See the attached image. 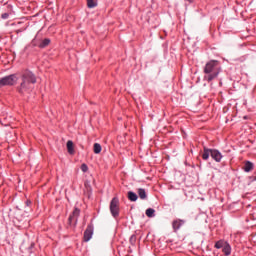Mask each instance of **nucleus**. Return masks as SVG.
<instances>
[{"label": "nucleus", "mask_w": 256, "mask_h": 256, "mask_svg": "<svg viewBox=\"0 0 256 256\" xmlns=\"http://www.w3.org/2000/svg\"><path fill=\"white\" fill-rule=\"evenodd\" d=\"M21 83L17 86V92L20 95H26L33 89V85L37 83V76L31 70H24L21 72Z\"/></svg>", "instance_id": "f257e3e1"}, {"label": "nucleus", "mask_w": 256, "mask_h": 256, "mask_svg": "<svg viewBox=\"0 0 256 256\" xmlns=\"http://www.w3.org/2000/svg\"><path fill=\"white\" fill-rule=\"evenodd\" d=\"M204 80L208 83H211L214 79H217L219 77V74L221 73V66H219V61L217 60H210L206 63L204 67Z\"/></svg>", "instance_id": "f03ea898"}, {"label": "nucleus", "mask_w": 256, "mask_h": 256, "mask_svg": "<svg viewBox=\"0 0 256 256\" xmlns=\"http://www.w3.org/2000/svg\"><path fill=\"white\" fill-rule=\"evenodd\" d=\"M210 156L212 157V159H214V161H216V163H221V160L223 159V154H221V152H219V150L209 149L207 147H204L202 159L204 161H207V159H209Z\"/></svg>", "instance_id": "7ed1b4c3"}, {"label": "nucleus", "mask_w": 256, "mask_h": 256, "mask_svg": "<svg viewBox=\"0 0 256 256\" xmlns=\"http://www.w3.org/2000/svg\"><path fill=\"white\" fill-rule=\"evenodd\" d=\"M18 80L19 78H17V75L15 74L0 78V88L5 86H13L17 83Z\"/></svg>", "instance_id": "20e7f679"}, {"label": "nucleus", "mask_w": 256, "mask_h": 256, "mask_svg": "<svg viewBox=\"0 0 256 256\" xmlns=\"http://www.w3.org/2000/svg\"><path fill=\"white\" fill-rule=\"evenodd\" d=\"M110 213L112 217H119V198H112L110 202Z\"/></svg>", "instance_id": "39448f33"}, {"label": "nucleus", "mask_w": 256, "mask_h": 256, "mask_svg": "<svg viewBox=\"0 0 256 256\" xmlns=\"http://www.w3.org/2000/svg\"><path fill=\"white\" fill-rule=\"evenodd\" d=\"M81 213V210L78 208H75L72 212V214L68 218L69 225H73L75 227L77 225V219L79 218V214Z\"/></svg>", "instance_id": "423d86ee"}, {"label": "nucleus", "mask_w": 256, "mask_h": 256, "mask_svg": "<svg viewBox=\"0 0 256 256\" xmlns=\"http://www.w3.org/2000/svg\"><path fill=\"white\" fill-rule=\"evenodd\" d=\"M93 237V224H89L84 231V241L87 243Z\"/></svg>", "instance_id": "0eeeda50"}, {"label": "nucleus", "mask_w": 256, "mask_h": 256, "mask_svg": "<svg viewBox=\"0 0 256 256\" xmlns=\"http://www.w3.org/2000/svg\"><path fill=\"white\" fill-rule=\"evenodd\" d=\"M183 225H185V221L178 219V220H174L172 223V227L174 229V231H179L181 229V227H183Z\"/></svg>", "instance_id": "6e6552de"}, {"label": "nucleus", "mask_w": 256, "mask_h": 256, "mask_svg": "<svg viewBox=\"0 0 256 256\" xmlns=\"http://www.w3.org/2000/svg\"><path fill=\"white\" fill-rule=\"evenodd\" d=\"M253 167H254L253 162L246 161L244 164L243 170L245 171V173H249V172L253 171Z\"/></svg>", "instance_id": "1a4fd4ad"}, {"label": "nucleus", "mask_w": 256, "mask_h": 256, "mask_svg": "<svg viewBox=\"0 0 256 256\" xmlns=\"http://www.w3.org/2000/svg\"><path fill=\"white\" fill-rule=\"evenodd\" d=\"M222 251H223L224 255H226V256L231 255V245L229 244V242H225V245H224Z\"/></svg>", "instance_id": "9d476101"}, {"label": "nucleus", "mask_w": 256, "mask_h": 256, "mask_svg": "<svg viewBox=\"0 0 256 256\" xmlns=\"http://www.w3.org/2000/svg\"><path fill=\"white\" fill-rule=\"evenodd\" d=\"M138 197L142 199L143 201L147 199V192L143 188L138 189Z\"/></svg>", "instance_id": "9b49d317"}, {"label": "nucleus", "mask_w": 256, "mask_h": 256, "mask_svg": "<svg viewBox=\"0 0 256 256\" xmlns=\"http://www.w3.org/2000/svg\"><path fill=\"white\" fill-rule=\"evenodd\" d=\"M67 149L70 155H73L75 153V149L73 148V141L69 140L67 142Z\"/></svg>", "instance_id": "f8f14e48"}, {"label": "nucleus", "mask_w": 256, "mask_h": 256, "mask_svg": "<svg viewBox=\"0 0 256 256\" xmlns=\"http://www.w3.org/2000/svg\"><path fill=\"white\" fill-rule=\"evenodd\" d=\"M128 199H129V201L135 202V201H137V199H139V196H137V195L135 194V192L129 191V192H128Z\"/></svg>", "instance_id": "ddd939ff"}, {"label": "nucleus", "mask_w": 256, "mask_h": 256, "mask_svg": "<svg viewBox=\"0 0 256 256\" xmlns=\"http://www.w3.org/2000/svg\"><path fill=\"white\" fill-rule=\"evenodd\" d=\"M225 243H227L225 240H219L215 243L214 247L215 249H223V247H225Z\"/></svg>", "instance_id": "4468645a"}, {"label": "nucleus", "mask_w": 256, "mask_h": 256, "mask_svg": "<svg viewBox=\"0 0 256 256\" xmlns=\"http://www.w3.org/2000/svg\"><path fill=\"white\" fill-rule=\"evenodd\" d=\"M49 43H51V40H50L49 38L44 39V40L39 44L40 49H45V47H47V45H49Z\"/></svg>", "instance_id": "2eb2a0df"}, {"label": "nucleus", "mask_w": 256, "mask_h": 256, "mask_svg": "<svg viewBox=\"0 0 256 256\" xmlns=\"http://www.w3.org/2000/svg\"><path fill=\"white\" fill-rule=\"evenodd\" d=\"M87 7L89 9H93L94 7H97V0H87Z\"/></svg>", "instance_id": "dca6fc26"}, {"label": "nucleus", "mask_w": 256, "mask_h": 256, "mask_svg": "<svg viewBox=\"0 0 256 256\" xmlns=\"http://www.w3.org/2000/svg\"><path fill=\"white\" fill-rule=\"evenodd\" d=\"M101 151H102L101 144L95 143V144H94V153H95L96 155H99V153H101Z\"/></svg>", "instance_id": "f3484780"}, {"label": "nucleus", "mask_w": 256, "mask_h": 256, "mask_svg": "<svg viewBox=\"0 0 256 256\" xmlns=\"http://www.w3.org/2000/svg\"><path fill=\"white\" fill-rule=\"evenodd\" d=\"M146 215H147L148 217H155V209H153V208H148V209L146 210Z\"/></svg>", "instance_id": "a211bd4d"}, {"label": "nucleus", "mask_w": 256, "mask_h": 256, "mask_svg": "<svg viewBox=\"0 0 256 256\" xmlns=\"http://www.w3.org/2000/svg\"><path fill=\"white\" fill-rule=\"evenodd\" d=\"M81 171H82L83 173H87V172L89 171V166H87V164L83 163V164L81 165Z\"/></svg>", "instance_id": "6ab92c4d"}, {"label": "nucleus", "mask_w": 256, "mask_h": 256, "mask_svg": "<svg viewBox=\"0 0 256 256\" xmlns=\"http://www.w3.org/2000/svg\"><path fill=\"white\" fill-rule=\"evenodd\" d=\"M1 19H9V13L2 14Z\"/></svg>", "instance_id": "aec40b11"}, {"label": "nucleus", "mask_w": 256, "mask_h": 256, "mask_svg": "<svg viewBox=\"0 0 256 256\" xmlns=\"http://www.w3.org/2000/svg\"><path fill=\"white\" fill-rule=\"evenodd\" d=\"M26 205H31V201H27V202H26Z\"/></svg>", "instance_id": "412c9836"}, {"label": "nucleus", "mask_w": 256, "mask_h": 256, "mask_svg": "<svg viewBox=\"0 0 256 256\" xmlns=\"http://www.w3.org/2000/svg\"><path fill=\"white\" fill-rule=\"evenodd\" d=\"M133 239H135V236H131L130 240L133 241Z\"/></svg>", "instance_id": "4be33fe9"}, {"label": "nucleus", "mask_w": 256, "mask_h": 256, "mask_svg": "<svg viewBox=\"0 0 256 256\" xmlns=\"http://www.w3.org/2000/svg\"><path fill=\"white\" fill-rule=\"evenodd\" d=\"M253 181H256V176H255V177H253Z\"/></svg>", "instance_id": "5701e85b"}]
</instances>
